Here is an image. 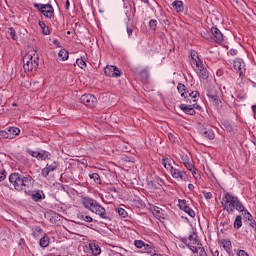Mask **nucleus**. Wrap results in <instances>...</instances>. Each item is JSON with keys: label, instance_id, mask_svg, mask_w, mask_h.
Instances as JSON below:
<instances>
[{"label": "nucleus", "instance_id": "nucleus-1", "mask_svg": "<svg viewBox=\"0 0 256 256\" xmlns=\"http://www.w3.org/2000/svg\"><path fill=\"white\" fill-rule=\"evenodd\" d=\"M221 205L222 207H224L227 213H233V211H235L236 209V211L243 213V217L247 221H251L253 219V215H251L249 211L245 210V206L243 205V203H241L239 197L233 196V194L229 192L224 194Z\"/></svg>", "mask_w": 256, "mask_h": 256}, {"label": "nucleus", "instance_id": "nucleus-2", "mask_svg": "<svg viewBox=\"0 0 256 256\" xmlns=\"http://www.w3.org/2000/svg\"><path fill=\"white\" fill-rule=\"evenodd\" d=\"M9 181L16 191H27L35 183L31 175L23 176L19 173L10 174Z\"/></svg>", "mask_w": 256, "mask_h": 256}, {"label": "nucleus", "instance_id": "nucleus-3", "mask_svg": "<svg viewBox=\"0 0 256 256\" xmlns=\"http://www.w3.org/2000/svg\"><path fill=\"white\" fill-rule=\"evenodd\" d=\"M82 205L85 207V209H89L92 213H95L96 215H99L101 219H106L107 221H111V218L107 216V212L103 206H101L99 203H97L96 200L89 197H83L82 198Z\"/></svg>", "mask_w": 256, "mask_h": 256}, {"label": "nucleus", "instance_id": "nucleus-4", "mask_svg": "<svg viewBox=\"0 0 256 256\" xmlns=\"http://www.w3.org/2000/svg\"><path fill=\"white\" fill-rule=\"evenodd\" d=\"M35 9H38L40 13L44 15L47 19H51L55 15V9H53V6L51 4H39L34 3Z\"/></svg>", "mask_w": 256, "mask_h": 256}, {"label": "nucleus", "instance_id": "nucleus-5", "mask_svg": "<svg viewBox=\"0 0 256 256\" xmlns=\"http://www.w3.org/2000/svg\"><path fill=\"white\" fill-rule=\"evenodd\" d=\"M196 73L200 79L204 81L209 79V71L203 65V61L201 59L195 60Z\"/></svg>", "mask_w": 256, "mask_h": 256}, {"label": "nucleus", "instance_id": "nucleus-6", "mask_svg": "<svg viewBox=\"0 0 256 256\" xmlns=\"http://www.w3.org/2000/svg\"><path fill=\"white\" fill-rule=\"evenodd\" d=\"M37 67H39V63L37 60H33V56L29 55L24 58V71H37Z\"/></svg>", "mask_w": 256, "mask_h": 256}, {"label": "nucleus", "instance_id": "nucleus-7", "mask_svg": "<svg viewBox=\"0 0 256 256\" xmlns=\"http://www.w3.org/2000/svg\"><path fill=\"white\" fill-rule=\"evenodd\" d=\"M80 103L86 105V107H95L97 105V97L93 94H84L80 97Z\"/></svg>", "mask_w": 256, "mask_h": 256}, {"label": "nucleus", "instance_id": "nucleus-8", "mask_svg": "<svg viewBox=\"0 0 256 256\" xmlns=\"http://www.w3.org/2000/svg\"><path fill=\"white\" fill-rule=\"evenodd\" d=\"M104 74L106 75V77H114L117 79L121 77V70H119V68H117L116 66L107 65L104 68Z\"/></svg>", "mask_w": 256, "mask_h": 256}, {"label": "nucleus", "instance_id": "nucleus-9", "mask_svg": "<svg viewBox=\"0 0 256 256\" xmlns=\"http://www.w3.org/2000/svg\"><path fill=\"white\" fill-rule=\"evenodd\" d=\"M207 97L210 103H214L216 107H219L221 100L219 99V92L216 89H210L207 92Z\"/></svg>", "mask_w": 256, "mask_h": 256}, {"label": "nucleus", "instance_id": "nucleus-10", "mask_svg": "<svg viewBox=\"0 0 256 256\" xmlns=\"http://www.w3.org/2000/svg\"><path fill=\"white\" fill-rule=\"evenodd\" d=\"M170 173L173 179H180L181 181H187L188 179L187 173L183 170L172 168V170H170Z\"/></svg>", "mask_w": 256, "mask_h": 256}, {"label": "nucleus", "instance_id": "nucleus-11", "mask_svg": "<svg viewBox=\"0 0 256 256\" xmlns=\"http://www.w3.org/2000/svg\"><path fill=\"white\" fill-rule=\"evenodd\" d=\"M233 67L235 71L239 73L240 77H243V73H245V62H243V59L241 58L235 59Z\"/></svg>", "mask_w": 256, "mask_h": 256}, {"label": "nucleus", "instance_id": "nucleus-12", "mask_svg": "<svg viewBox=\"0 0 256 256\" xmlns=\"http://www.w3.org/2000/svg\"><path fill=\"white\" fill-rule=\"evenodd\" d=\"M29 195L31 199L35 201V203H41V201L45 199V193L43 190H34Z\"/></svg>", "mask_w": 256, "mask_h": 256}, {"label": "nucleus", "instance_id": "nucleus-13", "mask_svg": "<svg viewBox=\"0 0 256 256\" xmlns=\"http://www.w3.org/2000/svg\"><path fill=\"white\" fill-rule=\"evenodd\" d=\"M212 37L214 38V43H223V33H221V30H219L217 27L211 28Z\"/></svg>", "mask_w": 256, "mask_h": 256}, {"label": "nucleus", "instance_id": "nucleus-14", "mask_svg": "<svg viewBox=\"0 0 256 256\" xmlns=\"http://www.w3.org/2000/svg\"><path fill=\"white\" fill-rule=\"evenodd\" d=\"M201 135L205 137V139H209V141H213L215 139V132L211 128H203L201 130Z\"/></svg>", "mask_w": 256, "mask_h": 256}, {"label": "nucleus", "instance_id": "nucleus-15", "mask_svg": "<svg viewBox=\"0 0 256 256\" xmlns=\"http://www.w3.org/2000/svg\"><path fill=\"white\" fill-rule=\"evenodd\" d=\"M188 243H191L193 245V247H197V245H201V241L199 240V236L195 232H192L188 236Z\"/></svg>", "mask_w": 256, "mask_h": 256}, {"label": "nucleus", "instance_id": "nucleus-16", "mask_svg": "<svg viewBox=\"0 0 256 256\" xmlns=\"http://www.w3.org/2000/svg\"><path fill=\"white\" fill-rule=\"evenodd\" d=\"M180 109L181 111H184L186 115H195L197 113L195 112L193 105L181 104Z\"/></svg>", "mask_w": 256, "mask_h": 256}, {"label": "nucleus", "instance_id": "nucleus-17", "mask_svg": "<svg viewBox=\"0 0 256 256\" xmlns=\"http://www.w3.org/2000/svg\"><path fill=\"white\" fill-rule=\"evenodd\" d=\"M77 218L80 219V221H85L86 223H93V217L89 216L87 212L78 213Z\"/></svg>", "mask_w": 256, "mask_h": 256}, {"label": "nucleus", "instance_id": "nucleus-18", "mask_svg": "<svg viewBox=\"0 0 256 256\" xmlns=\"http://www.w3.org/2000/svg\"><path fill=\"white\" fill-rule=\"evenodd\" d=\"M173 163H175V161H173V159H171V158H163V159H162V165H163V167H165L168 171H171V170L174 169Z\"/></svg>", "mask_w": 256, "mask_h": 256}, {"label": "nucleus", "instance_id": "nucleus-19", "mask_svg": "<svg viewBox=\"0 0 256 256\" xmlns=\"http://www.w3.org/2000/svg\"><path fill=\"white\" fill-rule=\"evenodd\" d=\"M6 131H8L10 139H13L14 137H16V135H19V133H21V130L17 127L6 128Z\"/></svg>", "mask_w": 256, "mask_h": 256}, {"label": "nucleus", "instance_id": "nucleus-20", "mask_svg": "<svg viewBox=\"0 0 256 256\" xmlns=\"http://www.w3.org/2000/svg\"><path fill=\"white\" fill-rule=\"evenodd\" d=\"M181 241L184 243V245H186V247H188V249H190V251H192V253H197V247L193 246V244L189 242V238L184 237L181 239Z\"/></svg>", "mask_w": 256, "mask_h": 256}, {"label": "nucleus", "instance_id": "nucleus-21", "mask_svg": "<svg viewBox=\"0 0 256 256\" xmlns=\"http://www.w3.org/2000/svg\"><path fill=\"white\" fill-rule=\"evenodd\" d=\"M233 227L234 229H241V227H243V216L241 215L236 216L233 223Z\"/></svg>", "mask_w": 256, "mask_h": 256}, {"label": "nucleus", "instance_id": "nucleus-22", "mask_svg": "<svg viewBox=\"0 0 256 256\" xmlns=\"http://www.w3.org/2000/svg\"><path fill=\"white\" fill-rule=\"evenodd\" d=\"M187 88L185 87V84L179 83L177 86L178 92L181 94V97H184V99H187Z\"/></svg>", "mask_w": 256, "mask_h": 256}, {"label": "nucleus", "instance_id": "nucleus-23", "mask_svg": "<svg viewBox=\"0 0 256 256\" xmlns=\"http://www.w3.org/2000/svg\"><path fill=\"white\" fill-rule=\"evenodd\" d=\"M49 157H51V153L42 150L40 152H38V161H45L46 159H49Z\"/></svg>", "mask_w": 256, "mask_h": 256}, {"label": "nucleus", "instance_id": "nucleus-24", "mask_svg": "<svg viewBox=\"0 0 256 256\" xmlns=\"http://www.w3.org/2000/svg\"><path fill=\"white\" fill-rule=\"evenodd\" d=\"M221 243L223 245V249H225L226 253H231V240L223 239L221 240Z\"/></svg>", "mask_w": 256, "mask_h": 256}, {"label": "nucleus", "instance_id": "nucleus-25", "mask_svg": "<svg viewBox=\"0 0 256 256\" xmlns=\"http://www.w3.org/2000/svg\"><path fill=\"white\" fill-rule=\"evenodd\" d=\"M58 57L62 61H67L69 59V52L65 49H62V50L59 51Z\"/></svg>", "mask_w": 256, "mask_h": 256}, {"label": "nucleus", "instance_id": "nucleus-26", "mask_svg": "<svg viewBox=\"0 0 256 256\" xmlns=\"http://www.w3.org/2000/svg\"><path fill=\"white\" fill-rule=\"evenodd\" d=\"M89 247L92 251V255H99L101 253V248L99 247V245L90 243Z\"/></svg>", "mask_w": 256, "mask_h": 256}, {"label": "nucleus", "instance_id": "nucleus-27", "mask_svg": "<svg viewBox=\"0 0 256 256\" xmlns=\"http://www.w3.org/2000/svg\"><path fill=\"white\" fill-rule=\"evenodd\" d=\"M38 25H39V27H41L43 35L51 34V32L49 31V27H47V25H45V22L39 21Z\"/></svg>", "mask_w": 256, "mask_h": 256}, {"label": "nucleus", "instance_id": "nucleus-28", "mask_svg": "<svg viewBox=\"0 0 256 256\" xmlns=\"http://www.w3.org/2000/svg\"><path fill=\"white\" fill-rule=\"evenodd\" d=\"M46 169L51 173L53 171H57L59 169V162L54 161L52 164H47Z\"/></svg>", "mask_w": 256, "mask_h": 256}, {"label": "nucleus", "instance_id": "nucleus-29", "mask_svg": "<svg viewBox=\"0 0 256 256\" xmlns=\"http://www.w3.org/2000/svg\"><path fill=\"white\" fill-rule=\"evenodd\" d=\"M172 7L176 9L177 13H181L183 11V2L181 1H174L172 3Z\"/></svg>", "mask_w": 256, "mask_h": 256}, {"label": "nucleus", "instance_id": "nucleus-30", "mask_svg": "<svg viewBox=\"0 0 256 256\" xmlns=\"http://www.w3.org/2000/svg\"><path fill=\"white\" fill-rule=\"evenodd\" d=\"M49 243H50V239H49V236H44L40 239V247H49Z\"/></svg>", "mask_w": 256, "mask_h": 256}, {"label": "nucleus", "instance_id": "nucleus-31", "mask_svg": "<svg viewBox=\"0 0 256 256\" xmlns=\"http://www.w3.org/2000/svg\"><path fill=\"white\" fill-rule=\"evenodd\" d=\"M144 251L149 253L150 255H153L155 253V247H153V245L151 244H144Z\"/></svg>", "mask_w": 256, "mask_h": 256}, {"label": "nucleus", "instance_id": "nucleus-32", "mask_svg": "<svg viewBox=\"0 0 256 256\" xmlns=\"http://www.w3.org/2000/svg\"><path fill=\"white\" fill-rule=\"evenodd\" d=\"M202 37L206 39V41H210V43H215V38L211 36L208 31L202 32Z\"/></svg>", "mask_w": 256, "mask_h": 256}, {"label": "nucleus", "instance_id": "nucleus-33", "mask_svg": "<svg viewBox=\"0 0 256 256\" xmlns=\"http://www.w3.org/2000/svg\"><path fill=\"white\" fill-rule=\"evenodd\" d=\"M194 247L197 248V253H199V256H207V252L205 251V248L203 247V244H201V242L200 245Z\"/></svg>", "mask_w": 256, "mask_h": 256}, {"label": "nucleus", "instance_id": "nucleus-34", "mask_svg": "<svg viewBox=\"0 0 256 256\" xmlns=\"http://www.w3.org/2000/svg\"><path fill=\"white\" fill-rule=\"evenodd\" d=\"M41 233H43V229H41V227L35 226L33 228V233H32L33 237H35V238L40 237Z\"/></svg>", "mask_w": 256, "mask_h": 256}, {"label": "nucleus", "instance_id": "nucleus-35", "mask_svg": "<svg viewBox=\"0 0 256 256\" xmlns=\"http://www.w3.org/2000/svg\"><path fill=\"white\" fill-rule=\"evenodd\" d=\"M139 75L141 77V80L145 82L147 81V79H149V70L144 69L139 73Z\"/></svg>", "mask_w": 256, "mask_h": 256}, {"label": "nucleus", "instance_id": "nucleus-36", "mask_svg": "<svg viewBox=\"0 0 256 256\" xmlns=\"http://www.w3.org/2000/svg\"><path fill=\"white\" fill-rule=\"evenodd\" d=\"M187 97H190V99H193V103H195L197 101V99H199V92H197V91H193L190 93L188 92Z\"/></svg>", "mask_w": 256, "mask_h": 256}, {"label": "nucleus", "instance_id": "nucleus-37", "mask_svg": "<svg viewBox=\"0 0 256 256\" xmlns=\"http://www.w3.org/2000/svg\"><path fill=\"white\" fill-rule=\"evenodd\" d=\"M179 208L182 211L189 210V205L187 204V200H179Z\"/></svg>", "mask_w": 256, "mask_h": 256}, {"label": "nucleus", "instance_id": "nucleus-38", "mask_svg": "<svg viewBox=\"0 0 256 256\" xmlns=\"http://www.w3.org/2000/svg\"><path fill=\"white\" fill-rule=\"evenodd\" d=\"M90 179H93L94 183L101 184V176L97 173H92L89 175Z\"/></svg>", "mask_w": 256, "mask_h": 256}, {"label": "nucleus", "instance_id": "nucleus-39", "mask_svg": "<svg viewBox=\"0 0 256 256\" xmlns=\"http://www.w3.org/2000/svg\"><path fill=\"white\" fill-rule=\"evenodd\" d=\"M191 65H195V61H199V55L197 54V52L195 50L191 51Z\"/></svg>", "mask_w": 256, "mask_h": 256}, {"label": "nucleus", "instance_id": "nucleus-40", "mask_svg": "<svg viewBox=\"0 0 256 256\" xmlns=\"http://www.w3.org/2000/svg\"><path fill=\"white\" fill-rule=\"evenodd\" d=\"M116 213H118V215L120 216V217H122L123 219H125V217H127V211L125 210V209H123V208H117L116 209Z\"/></svg>", "mask_w": 256, "mask_h": 256}, {"label": "nucleus", "instance_id": "nucleus-41", "mask_svg": "<svg viewBox=\"0 0 256 256\" xmlns=\"http://www.w3.org/2000/svg\"><path fill=\"white\" fill-rule=\"evenodd\" d=\"M134 245L137 249H144L145 247V242L142 240H135Z\"/></svg>", "mask_w": 256, "mask_h": 256}, {"label": "nucleus", "instance_id": "nucleus-42", "mask_svg": "<svg viewBox=\"0 0 256 256\" xmlns=\"http://www.w3.org/2000/svg\"><path fill=\"white\" fill-rule=\"evenodd\" d=\"M76 64L78 65V67H80V69H85V67H87V63L81 58H78L76 60Z\"/></svg>", "mask_w": 256, "mask_h": 256}, {"label": "nucleus", "instance_id": "nucleus-43", "mask_svg": "<svg viewBox=\"0 0 256 256\" xmlns=\"http://www.w3.org/2000/svg\"><path fill=\"white\" fill-rule=\"evenodd\" d=\"M149 27L152 31H157V20L151 19L149 21Z\"/></svg>", "mask_w": 256, "mask_h": 256}, {"label": "nucleus", "instance_id": "nucleus-44", "mask_svg": "<svg viewBox=\"0 0 256 256\" xmlns=\"http://www.w3.org/2000/svg\"><path fill=\"white\" fill-rule=\"evenodd\" d=\"M184 165L188 171H192L193 175L195 173V166L191 162H184Z\"/></svg>", "mask_w": 256, "mask_h": 256}, {"label": "nucleus", "instance_id": "nucleus-45", "mask_svg": "<svg viewBox=\"0 0 256 256\" xmlns=\"http://www.w3.org/2000/svg\"><path fill=\"white\" fill-rule=\"evenodd\" d=\"M9 31H10L11 39H13V41H17L18 37H17V32L15 31V29H13V27H10Z\"/></svg>", "mask_w": 256, "mask_h": 256}, {"label": "nucleus", "instance_id": "nucleus-46", "mask_svg": "<svg viewBox=\"0 0 256 256\" xmlns=\"http://www.w3.org/2000/svg\"><path fill=\"white\" fill-rule=\"evenodd\" d=\"M0 137L2 139H11L7 130H0Z\"/></svg>", "mask_w": 256, "mask_h": 256}, {"label": "nucleus", "instance_id": "nucleus-47", "mask_svg": "<svg viewBox=\"0 0 256 256\" xmlns=\"http://www.w3.org/2000/svg\"><path fill=\"white\" fill-rule=\"evenodd\" d=\"M50 173H51V172H50L46 167L41 170V175H42V177H44L45 179H47V177H49V174H50Z\"/></svg>", "mask_w": 256, "mask_h": 256}, {"label": "nucleus", "instance_id": "nucleus-48", "mask_svg": "<svg viewBox=\"0 0 256 256\" xmlns=\"http://www.w3.org/2000/svg\"><path fill=\"white\" fill-rule=\"evenodd\" d=\"M7 179V172L5 170H2L0 172V181H5Z\"/></svg>", "mask_w": 256, "mask_h": 256}, {"label": "nucleus", "instance_id": "nucleus-49", "mask_svg": "<svg viewBox=\"0 0 256 256\" xmlns=\"http://www.w3.org/2000/svg\"><path fill=\"white\" fill-rule=\"evenodd\" d=\"M184 213H187L189 217H195V211H193V209H191L190 207L188 208V210L184 211Z\"/></svg>", "mask_w": 256, "mask_h": 256}, {"label": "nucleus", "instance_id": "nucleus-50", "mask_svg": "<svg viewBox=\"0 0 256 256\" xmlns=\"http://www.w3.org/2000/svg\"><path fill=\"white\" fill-rule=\"evenodd\" d=\"M127 35L128 37H131L133 35V26H127Z\"/></svg>", "mask_w": 256, "mask_h": 256}, {"label": "nucleus", "instance_id": "nucleus-51", "mask_svg": "<svg viewBox=\"0 0 256 256\" xmlns=\"http://www.w3.org/2000/svg\"><path fill=\"white\" fill-rule=\"evenodd\" d=\"M205 199H213V194L211 192H203Z\"/></svg>", "mask_w": 256, "mask_h": 256}, {"label": "nucleus", "instance_id": "nucleus-52", "mask_svg": "<svg viewBox=\"0 0 256 256\" xmlns=\"http://www.w3.org/2000/svg\"><path fill=\"white\" fill-rule=\"evenodd\" d=\"M29 155H31L32 157H35L36 159H38L39 156V152L37 151H29Z\"/></svg>", "mask_w": 256, "mask_h": 256}, {"label": "nucleus", "instance_id": "nucleus-53", "mask_svg": "<svg viewBox=\"0 0 256 256\" xmlns=\"http://www.w3.org/2000/svg\"><path fill=\"white\" fill-rule=\"evenodd\" d=\"M237 255L238 256H249V254L247 252H245V250H239L237 252Z\"/></svg>", "mask_w": 256, "mask_h": 256}, {"label": "nucleus", "instance_id": "nucleus-54", "mask_svg": "<svg viewBox=\"0 0 256 256\" xmlns=\"http://www.w3.org/2000/svg\"><path fill=\"white\" fill-rule=\"evenodd\" d=\"M154 213H156V215L158 217H161V209L159 207H157L156 209H154Z\"/></svg>", "mask_w": 256, "mask_h": 256}, {"label": "nucleus", "instance_id": "nucleus-55", "mask_svg": "<svg viewBox=\"0 0 256 256\" xmlns=\"http://www.w3.org/2000/svg\"><path fill=\"white\" fill-rule=\"evenodd\" d=\"M250 227H252V229H255V231H256V222H255V220H251L250 221Z\"/></svg>", "mask_w": 256, "mask_h": 256}, {"label": "nucleus", "instance_id": "nucleus-56", "mask_svg": "<svg viewBox=\"0 0 256 256\" xmlns=\"http://www.w3.org/2000/svg\"><path fill=\"white\" fill-rule=\"evenodd\" d=\"M53 45H55L56 47H61V42H59V40L55 39L53 41Z\"/></svg>", "mask_w": 256, "mask_h": 256}, {"label": "nucleus", "instance_id": "nucleus-57", "mask_svg": "<svg viewBox=\"0 0 256 256\" xmlns=\"http://www.w3.org/2000/svg\"><path fill=\"white\" fill-rule=\"evenodd\" d=\"M193 109H198V111H201V106H199L197 103L192 105Z\"/></svg>", "mask_w": 256, "mask_h": 256}, {"label": "nucleus", "instance_id": "nucleus-58", "mask_svg": "<svg viewBox=\"0 0 256 256\" xmlns=\"http://www.w3.org/2000/svg\"><path fill=\"white\" fill-rule=\"evenodd\" d=\"M230 55H232V56H235V55H237V50H235V49H230Z\"/></svg>", "mask_w": 256, "mask_h": 256}, {"label": "nucleus", "instance_id": "nucleus-59", "mask_svg": "<svg viewBox=\"0 0 256 256\" xmlns=\"http://www.w3.org/2000/svg\"><path fill=\"white\" fill-rule=\"evenodd\" d=\"M189 191H193L195 189V186L193 184H188Z\"/></svg>", "mask_w": 256, "mask_h": 256}, {"label": "nucleus", "instance_id": "nucleus-60", "mask_svg": "<svg viewBox=\"0 0 256 256\" xmlns=\"http://www.w3.org/2000/svg\"><path fill=\"white\" fill-rule=\"evenodd\" d=\"M232 5H239V0H230Z\"/></svg>", "mask_w": 256, "mask_h": 256}, {"label": "nucleus", "instance_id": "nucleus-61", "mask_svg": "<svg viewBox=\"0 0 256 256\" xmlns=\"http://www.w3.org/2000/svg\"><path fill=\"white\" fill-rule=\"evenodd\" d=\"M70 5H71V3L69 2V0H67L66 4H65L66 9H69Z\"/></svg>", "mask_w": 256, "mask_h": 256}, {"label": "nucleus", "instance_id": "nucleus-62", "mask_svg": "<svg viewBox=\"0 0 256 256\" xmlns=\"http://www.w3.org/2000/svg\"><path fill=\"white\" fill-rule=\"evenodd\" d=\"M252 111H253L254 115H256V105H252Z\"/></svg>", "mask_w": 256, "mask_h": 256}, {"label": "nucleus", "instance_id": "nucleus-63", "mask_svg": "<svg viewBox=\"0 0 256 256\" xmlns=\"http://www.w3.org/2000/svg\"><path fill=\"white\" fill-rule=\"evenodd\" d=\"M168 138H169L171 141H174V142H175V140L173 139V134H168Z\"/></svg>", "mask_w": 256, "mask_h": 256}, {"label": "nucleus", "instance_id": "nucleus-64", "mask_svg": "<svg viewBox=\"0 0 256 256\" xmlns=\"http://www.w3.org/2000/svg\"><path fill=\"white\" fill-rule=\"evenodd\" d=\"M152 256H163V255L154 253L152 254Z\"/></svg>", "mask_w": 256, "mask_h": 256}]
</instances>
